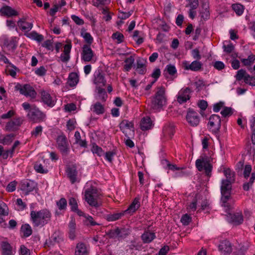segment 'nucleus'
<instances>
[{
    "mask_svg": "<svg viewBox=\"0 0 255 255\" xmlns=\"http://www.w3.org/2000/svg\"><path fill=\"white\" fill-rule=\"evenodd\" d=\"M4 44L9 49L14 50L17 46L16 38H6L4 40Z\"/></svg>",
    "mask_w": 255,
    "mask_h": 255,
    "instance_id": "obj_38",
    "label": "nucleus"
},
{
    "mask_svg": "<svg viewBox=\"0 0 255 255\" xmlns=\"http://www.w3.org/2000/svg\"><path fill=\"white\" fill-rule=\"evenodd\" d=\"M69 204L71 206V209L72 211L76 210L78 208V204L75 198L71 197L69 200Z\"/></svg>",
    "mask_w": 255,
    "mask_h": 255,
    "instance_id": "obj_64",
    "label": "nucleus"
},
{
    "mask_svg": "<svg viewBox=\"0 0 255 255\" xmlns=\"http://www.w3.org/2000/svg\"><path fill=\"white\" fill-rule=\"evenodd\" d=\"M47 72L46 69L43 66H40L35 69L34 73L38 76H44L46 75Z\"/></svg>",
    "mask_w": 255,
    "mask_h": 255,
    "instance_id": "obj_61",
    "label": "nucleus"
},
{
    "mask_svg": "<svg viewBox=\"0 0 255 255\" xmlns=\"http://www.w3.org/2000/svg\"><path fill=\"white\" fill-rule=\"evenodd\" d=\"M15 88L19 91L21 94L26 97H29L31 98H35L36 95V92L34 89L29 85L25 84L23 86L18 85Z\"/></svg>",
    "mask_w": 255,
    "mask_h": 255,
    "instance_id": "obj_11",
    "label": "nucleus"
},
{
    "mask_svg": "<svg viewBox=\"0 0 255 255\" xmlns=\"http://www.w3.org/2000/svg\"><path fill=\"white\" fill-rule=\"evenodd\" d=\"M125 214L124 211L111 213L106 215V219L109 222H114L121 219Z\"/></svg>",
    "mask_w": 255,
    "mask_h": 255,
    "instance_id": "obj_31",
    "label": "nucleus"
},
{
    "mask_svg": "<svg viewBox=\"0 0 255 255\" xmlns=\"http://www.w3.org/2000/svg\"><path fill=\"white\" fill-rule=\"evenodd\" d=\"M27 117L30 121L38 123L44 121L46 115L36 106H33L28 111Z\"/></svg>",
    "mask_w": 255,
    "mask_h": 255,
    "instance_id": "obj_6",
    "label": "nucleus"
},
{
    "mask_svg": "<svg viewBox=\"0 0 255 255\" xmlns=\"http://www.w3.org/2000/svg\"><path fill=\"white\" fill-rule=\"evenodd\" d=\"M224 211L228 214V212H233L235 201L231 196L232 184L235 181V172L229 168L224 167Z\"/></svg>",
    "mask_w": 255,
    "mask_h": 255,
    "instance_id": "obj_1",
    "label": "nucleus"
},
{
    "mask_svg": "<svg viewBox=\"0 0 255 255\" xmlns=\"http://www.w3.org/2000/svg\"><path fill=\"white\" fill-rule=\"evenodd\" d=\"M25 35H26L27 37L38 42L42 41L44 39V37L42 35L38 33L35 31H33L30 33L25 34Z\"/></svg>",
    "mask_w": 255,
    "mask_h": 255,
    "instance_id": "obj_35",
    "label": "nucleus"
},
{
    "mask_svg": "<svg viewBox=\"0 0 255 255\" xmlns=\"http://www.w3.org/2000/svg\"><path fill=\"white\" fill-rule=\"evenodd\" d=\"M1 255H13L12 248L10 245L7 242H2L1 245Z\"/></svg>",
    "mask_w": 255,
    "mask_h": 255,
    "instance_id": "obj_32",
    "label": "nucleus"
},
{
    "mask_svg": "<svg viewBox=\"0 0 255 255\" xmlns=\"http://www.w3.org/2000/svg\"><path fill=\"white\" fill-rule=\"evenodd\" d=\"M136 71L138 74L141 75H143L146 73V65L143 59L139 58L136 60Z\"/></svg>",
    "mask_w": 255,
    "mask_h": 255,
    "instance_id": "obj_30",
    "label": "nucleus"
},
{
    "mask_svg": "<svg viewBox=\"0 0 255 255\" xmlns=\"http://www.w3.org/2000/svg\"><path fill=\"white\" fill-rule=\"evenodd\" d=\"M96 89L97 91L99 99L102 102H105L108 97L105 89L100 87H97Z\"/></svg>",
    "mask_w": 255,
    "mask_h": 255,
    "instance_id": "obj_44",
    "label": "nucleus"
},
{
    "mask_svg": "<svg viewBox=\"0 0 255 255\" xmlns=\"http://www.w3.org/2000/svg\"><path fill=\"white\" fill-rule=\"evenodd\" d=\"M9 210L6 204L2 201H0V223L4 222V217L8 216Z\"/></svg>",
    "mask_w": 255,
    "mask_h": 255,
    "instance_id": "obj_26",
    "label": "nucleus"
},
{
    "mask_svg": "<svg viewBox=\"0 0 255 255\" xmlns=\"http://www.w3.org/2000/svg\"><path fill=\"white\" fill-rule=\"evenodd\" d=\"M134 62V58L132 56L126 58L125 60L126 64L124 67V70L125 71H129L131 69Z\"/></svg>",
    "mask_w": 255,
    "mask_h": 255,
    "instance_id": "obj_43",
    "label": "nucleus"
},
{
    "mask_svg": "<svg viewBox=\"0 0 255 255\" xmlns=\"http://www.w3.org/2000/svg\"><path fill=\"white\" fill-rule=\"evenodd\" d=\"M91 151L94 154H96L99 156H102L104 153L102 148L95 143L92 144Z\"/></svg>",
    "mask_w": 255,
    "mask_h": 255,
    "instance_id": "obj_53",
    "label": "nucleus"
},
{
    "mask_svg": "<svg viewBox=\"0 0 255 255\" xmlns=\"http://www.w3.org/2000/svg\"><path fill=\"white\" fill-rule=\"evenodd\" d=\"M140 198L139 197H136L128 208L124 211L125 214H128L129 215H133L140 206Z\"/></svg>",
    "mask_w": 255,
    "mask_h": 255,
    "instance_id": "obj_19",
    "label": "nucleus"
},
{
    "mask_svg": "<svg viewBox=\"0 0 255 255\" xmlns=\"http://www.w3.org/2000/svg\"><path fill=\"white\" fill-rule=\"evenodd\" d=\"M233 252L232 244L227 240H224V255H237L236 252Z\"/></svg>",
    "mask_w": 255,
    "mask_h": 255,
    "instance_id": "obj_39",
    "label": "nucleus"
},
{
    "mask_svg": "<svg viewBox=\"0 0 255 255\" xmlns=\"http://www.w3.org/2000/svg\"><path fill=\"white\" fill-rule=\"evenodd\" d=\"M221 119L217 115H212L209 118L208 127L215 133H218L221 128Z\"/></svg>",
    "mask_w": 255,
    "mask_h": 255,
    "instance_id": "obj_10",
    "label": "nucleus"
},
{
    "mask_svg": "<svg viewBox=\"0 0 255 255\" xmlns=\"http://www.w3.org/2000/svg\"><path fill=\"white\" fill-rule=\"evenodd\" d=\"M21 124L20 119H16L7 123L5 129L8 131H14L18 129Z\"/></svg>",
    "mask_w": 255,
    "mask_h": 255,
    "instance_id": "obj_22",
    "label": "nucleus"
},
{
    "mask_svg": "<svg viewBox=\"0 0 255 255\" xmlns=\"http://www.w3.org/2000/svg\"><path fill=\"white\" fill-rule=\"evenodd\" d=\"M184 67L186 70H191L193 71H197L201 69L202 67V64L200 62L195 60L192 62L191 64H188L187 62L185 63Z\"/></svg>",
    "mask_w": 255,
    "mask_h": 255,
    "instance_id": "obj_29",
    "label": "nucleus"
},
{
    "mask_svg": "<svg viewBox=\"0 0 255 255\" xmlns=\"http://www.w3.org/2000/svg\"><path fill=\"white\" fill-rule=\"evenodd\" d=\"M56 204L60 210H63L66 209L67 202L65 198H62L57 202Z\"/></svg>",
    "mask_w": 255,
    "mask_h": 255,
    "instance_id": "obj_57",
    "label": "nucleus"
},
{
    "mask_svg": "<svg viewBox=\"0 0 255 255\" xmlns=\"http://www.w3.org/2000/svg\"><path fill=\"white\" fill-rule=\"evenodd\" d=\"M15 134L14 133H10L5 135L2 138L0 139V142L5 145L10 144L13 141Z\"/></svg>",
    "mask_w": 255,
    "mask_h": 255,
    "instance_id": "obj_42",
    "label": "nucleus"
},
{
    "mask_svg": "<svg viewBox=\"0 0 255 255\" xmlns=\"http://www.w3.org/2000/svg\"><path fill=\"white\" fill-rule=\"evenodd\" d=\"M69 237L70 239L74 240L76 237V223L72 220L69 223Z\"/></svg>",
    "mask_w": 255,
    "mask_h": 255,
    "instance_id": "obj_36",
    "label": "nucleus"
},
{
    "mask_svg": "<svg viewBox=\"0 0 255 255\" xmlns=\"http://www.w3.org/2000/svg\"><path fill=\"white\" fill-rule=\"evenodd\" d=\"M152 126V122L148 117L143 118L140 121V127L142 130H146L150 129Z\"/></svg>",
    "mask_w": 255,
    "mask_h": 255,
    "instance_id": "obj_27",
    "label": "nucleus"
},
{
    "mask_svg": "<svg viewBox=\"0 0 255 255\" xmlns=\"http://www.w3.org/2000/svg\"><path fill=\"white\" fill-rule=\"evenodd\" d=\"M81 59L85 62H91L94 63L97 60L96 54L91 49L90 45L85 44L82 47Z\"/></svg>",
    "mask_w": 255,
    "mask_h": 255,
    "instance_id": "obj_7",
    "label": "nucleus"
},
{
    "mask_svg": "<svg viewBox=\"0 0 255 255\" xmlns=\"http://www.w3.org/2000/svg\"><path fill=\"white\" fill-rule=\"evenodd\" d=\"M111 0H92V4L96 7H99L101 5H105L110 4Z\"/></svg>",
    "mask_w": 255,
    "mask_h": 255,
    "instance_id": "obj_55",
    "label": "nucleus"
},
{
    "mask_svg": "<svg viewBox=\"0 0 255 255\" xmlns=\"http://www.w3.org/2000/svg\"><path fill=\"white\" fill-rule=\"evenodd\" d=\"M245 83L252 86H255V77L251 76L249 74L246 76L245 79Z\"/></svg>",
    "mask_w": 255,
    "mask_h": 255,
    "instance_id": "obj_60",
    "label": "nucleus"
},
{
    "mask_svg": "<svg viewBox=\"0 0 255 255\" xmlns=\"http://www.w3.org/2000/svg\"><path fill=\"white\" fill-rule=\"evenodd\" d=\"M166 103L165 89L162 86L158 87L154 96L152 97L149 104V106L153 110L157 111L161 109Z\"/></svg>",
    "mask_w": 255,
    "mask_h": 255,
    "instance_id": "obj_3",
    "label": "nucleus"
},
{
    "mask_svg": "<svg viewBox=\"0 0 255 255\" xmlns=\"http://www.w3.org/2000/svg\"><path fill=\"white\" fill-rule=\"evenodd\" d=\"M112 38L117 40V43L119 44L124 41V35L119 32L114 33L112 36Z\"/></svg>",
    "mask_w": 255,
    "mask_h": 255,
    "instance_id": "obj_58",
    "label": "nucleus"
},
{
    "mask_svg": "<svg viewBox=\"0 0 255 255\" xmlns=\"http://www.w3.org/2000/svg\"><path fill=\"white\" fill-rule=\"evenodd\" d=\"M191 217L188 214L184 215L181 218V222L184 226H187L191 222Z\"/></svg>",
    "mask_w": 255,
    "mask_h": 255,
    "instance_id": "obj_62",
    "label": "nucleus"
},
{
    "mask_svg": "<svg viewBox=\"0 0 255 255\" xmlns=\"http://www.w3.org/2000/svg\"><path fill=\"white\" fill-rule=\"evenodd\" d=\"M18 13L11 7L8 5H4L0 9V15L7 17L17 16Z\"/></svg>",
    "mask_w": 255,
    "mask_h": 255,
    "instance_id": "obj_21",
    "label": "nucleus"
},
{
    "mask_svg": "<svg viewBox=\"0 0 255 255\" xmlns=\"http://www.w3.org/2000/svg\"><path fill=\"white\" fill-rule=\"evenodd\" d=\"M191 93V90L188 87L181 89L177 96V101L180 104L186 102L190 98Z\"/></svg>",
    "mask_w": 255,
    "mask_h": 255,
    "instance_id": "obj_17",
    "label": "nucleus"
},
{
    "mask_svg": "<svg viewBox=\"0 0 255 255\" xmlns=\"http://www.w3.org/2000/svg\"><path fill=\"white\" fill-rule=\"evenodd\" d=\"M225 215L226 216V220L233 225H239L243 222V216L241 213H235L233 211L228 212V214Z\"/></svg>",
    "mask_w": 255,
    "mask_h": 255,
    "instance_id": "obj_12",
    "label": "nucleus"
},
{
    "mask_svg": "<svg viewBox=\"0 0 255 255\" xmlns=\"http://www.w3.org/2000/svg\"><path fill=\"white\" fill-rule=\"evenodd\" d=\"M60 240L61 238L59 235L56 233H54L49 240L46 241V243L49 247H50L53 246L56 243H59Z\"/></svg>",
    "mask_w": 255,
    "mask_h": 255,
    "instance_id": "obj_45",
    "label": "nucleus"
},
{
    "mask_svg": "<svg viewBox=\"0 0 255 255\" xmlns=\"http://www.w3.org/2000/svg\"><path fill=\"white\" fill-rule=\"evenodd\" d=\"M17 24L21 30L25 32L29 31L33 27L32 23L26 21L25 18H20L17 21Z\"/></svg>",
    "mask_w": 255,
    "mask_h": 255,
    "instance_id": "obj_24",
    "label": "nucleus"
},
{
    "mask_svg": "<svg viewBox=\"0 0 255 255\" xmlns=\"http://www.w3.org/2000/svg\"><path fill=\"white\" fill-rule=\"evenodd\" d=\"M68 43L64 46L63 52L59 57L60 60L65 63L68 62L70 59V52L72 48V44L70 41H67Z\"/></svg>",
    "mask_w": 255,
    "mask_h": 255,
    "instance_id": "obj_18",
    "label": "nucleus"
},
{
    "mask_svg": "<svg viewBox=\"0 0 255 255\" xmlns=\"http://www.w3.org/2000/svg\"><path fill=\"white\" fill-rule=\"evenodd\" d=\"M163 132L165 135H169L171 137L175 132L174 126L171 125L165 126L163 128Z\"/></svg>",
    "mask_w": 255,
    "mask_h": 255,
    "instance_id": "obj_47",
    "label": "nucleus"
},
{
    "mask_svg": "<svg viewBox=\"0 0 255 255\" xmlns=\"http://www.w3.org/2000/svg\"><path fill=\"white\" fill-rule=\"evenodd\" d=\"M43 128L41 126H37L32 131L31 135L35 137H37L42 133Z\"/></svg>",
    "mask_w": 255,
    "mask_h": 255,
    "instance_id": "obj_63",
    "label": "nucleus"
},
{
    "mask_svg": "<svg viewBox=\"0 0 255 255\" xmlns=\"http://www.w3.org/2000/svg\"><path fill=\"white\" fill-rule=\"evenodd\" d=\"M232 8L238 16H241L244 13L245 6L239 3H234L232 5Z\"/></svg>",
    "mask_w": 255,
    "mask_h": 255,
    "instance_id": "obj_41",
    "label": "nucleus"
},
{
    "mask_svg": "<svg viewBox=\"0 0 255 255\" xmlns=\"http://www.w3.org/2000/svg\"><path fill=\"white\" fill-rule=\"evenodd\" d=\"M231 56L233 58V60L231 62L232 67L234 69L237 70L240 66L239 61L236 59L238 57V54L236 53H233L231 54Z\"/></svg>",
    "mask_w": 255,
    "mask_h": 255,
    "instance_id": "obj_50",
    "label": "nucleus"
},
{
    "mask_svg": "<svg viewBox=\"0 0 255 255\" xmlns=\"http://www.w3.org/2000/svg\"><path fill=\"white\" fill-rule=\"evenodd\" d=\"M195 164L199 171H202L204 169L206 174L207 176H210L212 170V166L208 157L201 156L200 158L196 160Z\"/></svg>",
    "mask_w": 255,
    "mask_h": 255,
    "instance_id": "obj_5",
    "label": "nucleus"
},
{
    "mask_svg": "<svg viewBox=\"0 0 255 255\" xmlns=\"http://www.w3.org/2000/svg\"><path fill=\"white\" fill-rule=\"evenodd\" d=\"M131 230L128 228H123L122 229L117 228L114 232V235L120 238L124 239L130 234Z\"/></svg>",
    "mask_w": 255,
    "mask_h": 255,
    "instance_id": "obj_28",
    "label": "nucleus"
},
{
    "mask_svg": "<svg viewBox=\"0 0 255 255\" xmlns=\"http://www.w3.org/2000/svg\"><path fill=\"white\" fill-rule=\"evenodd\" d=\"M241 61L245 66H251L255 61V55L251 54L248 56V58L241 59Z\"/></svg>",
    "mask_w": 255,
    "mask_h": 255,
    "instance_id": "obj_49",
    "label": "nucleus"
},
{
    "mask_svg": "<svg viewBox=\"0 0 255 255\" xmlns=\"http://www.w3.org/2000/svg\"><path fill=\"white\" fill-rule=\"evenodd\" d=\"M186 120L189 124L192 127H196L200 122V117L198 114L191 109H189L188 111Z\"/></svg>",
    "mask_w": 255,
    "mask_h": 255,
    "instance_id": "obj_15",
    "label": "nucleus"
},
{
    "mask_svg": "<svg viewBox=\"0 0 255 255\" xmlns=\"http://www.w3.org/2000/svg\"><path fill=\"white\" fill-rule=\"evenodd\" d=\"M37 187V183L33 180L25 179L21 182L20 189L24 191L26 194H28L33 191Z\"/></svg>",
    "mask_w": 255,
    "mask_h": 255,
    "instance_id": "obj_16",
    "label": "nucleus"
},
{
    "mask_svg": "<svg viewBox=\"0 0 255 255\" xmlns=\"http://www.w3.org/2000/svg\"><path fill=\"white\" fill-rule=\"evenodd\" d=\"M120 128L127 137L133 136L134 134V124L131 121L123 120L120 124Z\"/></svg>",
    "mask_w": 255,
    "mask_h": 255,
    "instance_id": "obj_9",
    "label": "nucleus"
},
{
    "mask_svg": "<svg viewBox=\"0 0 255 255\" xmlns=\"http://www.w3.org/2000/svg\"><path fill=\"white\" fill-rule=\"evenodd\" d=\"M209 7V4L207 2L205 1L202 3L200 14L202 18L204 19H207L210 16Z\"/></svg>",
    "mask_w": 255,
    "mask_h": 255,
    "instance_id": "obj_34",
    "label": "nucleus"
},
{
    "mask_svg": "<svg viewBox=\"0 0 255 255\" xmlns=\"http://www.w3.org/2000/svg\"><path fill=\"white\" fill-rule=\"evenodd\" d=\"M102 13L104 15L103 18L106 21H109L112 19V15L109 11V9L107 7H103L102 8Z\"/></svg>",
    "mask_w": 255,
    "mask_h": 255,
    "instance_id": "obj_56",
    "label": "nucleus"
},
{
    "mask_svg": "<svg viewBox=\"0 0 255 255\" xmlns=\"http://www.w3.org/2000/svg\"><path fill=\"white\" fill-rule=\"evenodd\" d=\"M57 148L63 155L67 156L70 152L68 142L65 135L62 134L58 136L56 139Z\"/></svg>",
    "mask_w": 255,
    "mask_h": 255,
    "instance_id": "obj_8",
    "label": "nucleus"
},
{
    "mask_svg": "<svg viewBox=\"0 0 255 255\" xmlns=\"http://www.w3.org/2000/svg\"><path fill=\"white\" fill-rule=\"evenodd\" d=\"M21 230L23 233L25 237H27L32 234V229L31 227L28 224H25L22 225Z\"/></svg>",
    "mask_w": 255,
    "mask_h": 255,
    "instance_id": "obj_52",
    "label": "nucleus"
},
{
    "mask_svg": "<svg viewBox=\"0 0 255 255\" xmlns=\"http://www.w3.org/2000/svg\"><path fill=\"white\" fill-rule=\"evenodd\" d=\"M248 75V74L247 73L245 70L241 69L238 71L235 77L236 80L238 81H241L242 80H244L245 81V79L246 77V76Z\"/></svg>",
    "mask_w": 255,
    "mask_h": 255,
    "instance_id": "obj_51",
    "label": "nucleus"
},
{
    "mask_svg": "<svg viewBox=\"0 0 255 255\" xmlns=\"http://www.w3.org/2000/svg\"><path fill=\"white\" fill-rule=\"evenodd\" d=\"M89 252L86 245L83 243L77 244L75 255H88Z\"/></svg>",
    "mask_w": 255,
    "mask_h": 255,
    "instance_id": "obj_25",
    "label": "nucleus"
},
{
    "mask_svg": "<svg viewBox=\"0 0 255 255\" xmlns=\"http://www.w3.org/2000/svg\"><path fill=\"white\" fill-rule=\"evenodd\" d=\"M255 180V173H252L249 181L245 182L243 185V188L245 191H249L252 187L253 183Z\"/></svg>",
    "mask_w": 255,
    "mask_h": 255,
    "instance_id": "obj_46",
    "label": "nucleus"
},
{
    "mask_svg": "<svg viewBox=\"0 0 255 255\" xmlns=\"http://www.w3.org/2000/svg\"><path fill=\"white\" fill-rule=\"evenodd\" d=\"M91 110L97 115H101L105 112L104 106L99 102H97L92 105Z\"/></svg>",
    "mask_w": 255,
    "mask_h": 255,
    "instance_id": "obj_37",
    "label": "nucleus"
},
{
    "mask_svg": "<svg viewBox=\"0 0 255 255\" xmlns=\"http://www.w3.org/2000/svg\"><path fill=\"white\" fill-rule=\"evenodd\" d=\"M79 82V77L76 73H71L68 77V83L69 85L73 87H75Z\"/></svg>",
    "mask_w": 255,
    "mask_h": 255,
    "instance_id": "obj_33",
    "label": "nucleus"
},
{
    "mask_svg": "<svg viewBox=\"0 0 255 255\" xmlns=\"http://www.w3.org/2000/svg\"><path fill=\"white\" fill-rule=\"evenodd\" d=\"M167 71V72L171 76L175 75L177 73V70L175 67L171 64H168L166 66L165 69V71Z\"/></svg>",
    "mask_w": 255,
    "mask_h": 255,
    "instance_id": "obj_59",
    "label": "nucleus"
},
{
    "mask_svg": "<svg viewBox=\"0 0 255 255\" xmlns=\"http://www.w3.org/2000/svg\"><path fill=\"white\" fill-rule=\"evenodd\" d=\"M81 36L85 39V42L90 46L93 42V38L90 33L87 32L84 28H82L81 30Z\"/></svg>",
    "mask_w": 255,
    "mask_h": 255,
    "instance_id": "obj_40",
    "label": "nucleus"
},
{
    "mask_svg": "<svg viewBox=\"0 0 255 255\" xmlns=\"http://www.w3.org/2000/svg\"><path fill=\"white\" fill-rule=\"evenodd\" d=\"M107 81L105 79V74L102 72L98 71L95 75L94 83L97 87H103L106 86Z\"/></svg>",
    "mask_w": 255,
    "mask_h": 255,
    "instance_id": "obj_20",
    "label": "nucleus"
},
{
    "mask_svg": "<svg viewBox=\"0 0 255 255\" xmlns=\"http://www.w3.org/2000/svg\"><path fill=\"white\" fill-rule=\"evenodd\" d=\"M30 220L34 227H42L50 222L52 214L47 209L30 212Z\"/></svg>",
    "mask_w": 255,
    "mask_h": 255,
    "instance_id": "obj_2",
    "label": "nucleus"
},
{
    "mask_svg": "<svg viewBox=\"0 0 255 255\" xmlns=\"http://www.w3.org/2000/svg\"><path fill=\"white\" fill-rule=\"evenodd\" d=\"M40 96L42 102L49 107H53L56 102V98L54 96H51L48 92L42 90L40 92Z\"/></svg>",
    "mask_w": 255,
    "mask_h": 255,
    "instance_id": "obj_13",
    "label": "nucleus"
},
{
    "mask_svg": "<svg viewBox=\"0 0 255 255\" xmlns=\"http://www.w3.org/2000/svg\"><path fill=\"white\" fill-rule=\"evenodd\" d=\"M155 238V234L148 230H145L141 236V239L144 244L151 243Z\"/></svg>",
    "mask_w": 255,
    "mask_h": 255,
    "instance_id": "obj_23",
    "label": "nucleus"
},
{
    "mask_svg": "<svg viewBox=\"0 0 255 255\" xmlns=\"http://www.w3.org/2000/svg\"><path fill=\"white\" fill-rule=\"evenodd\" d=\"M85 218L84 223L87 226H94L99 225L93 218L89 215H85Z\"/></svg>",
    "mask_w": 255,
    "mask_h": 255,
    "instance_id": "obj_54",
    "label": "nucleus"
},
{
    "mask_svg": "<svg viewBox=\"0 0 255 255\" xmlns=\"http://www.w3.org/2000/svg\"><path fill=\"white\" fill-rule=\"evenodd\" d=\"M34 168L38 173H47L48 172L47 169L46 168H44V166L40 162V161H37L35 163Z\"/></svg>",
    "mask_w": 255,
    "mask_h": 255,
    "instance_id": "obj_48",
    "label": "nucleus"
},
{
    "mask_svg": "<svg viewBox=\"0 0 255 255\" xmlns=\"http://www.w3.org/2000/svg\"><path fill=\"white\" fill-rule=\"evenodd\" d=\"M65 171L67 176L71 184H73L76 182H80V179L78 177V171L75 166L72 165L67 166Z\"/></svg>",
    "mask_w": 255,
    "mask_h": 255,
    "instance_id": "obj_14",
    "label": "nucleus"
},
{
    "mask_svg": "<svg viewBox=\"0 0 255 255\" xmlns=\"http://www.w3.org/2000/svg\"><path fill=\"white\" fill-rule=\"evenodd\" d=\"M85 199L89 205L95 208L100 207L101 203L99 201V193L97 189L90 187L85 191Z\"/></svg>",
    "mask_w": 255,
    "mask_h": 255,
    "instance_id": "obj_4",
    "label": "nucleus"
}]
</instances>
